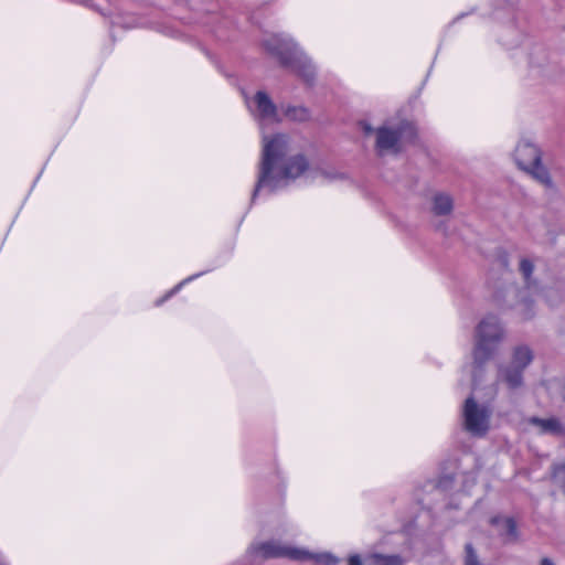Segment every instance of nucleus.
<instances>
[{
    "label": "nucleus",
    "instance_id": "1a4fd4ad",
    "mask_svg": "<svg viewBox=\"0 0 565 565\" xmlns=\"http://www.w3.org/2000/svg\"><path fill=\"white\" fill-rule=\"evenodd\" d=\"M490 524L493 526H499L502 524L503 532H501L500 535H507L509 541L515 542L519 539L518 525L513 518L494 515L490 519Z\"/></svg>",
    "mask_w": 565,
    "mask_h": 565
},
{
    "label": "nucleus",
    "instance_id": "a878e982",
    "mask_svg": "<svg viewBox=\"0 0 565 565\" xmlns=\"http://www.w3.org/2000/svg\"><path fill=\"white\" fill-rule=\"evenodd\" d=\"M540 565H554L553 561L548 557H543Z\"/></svg>",
    "mask_w": 565,
    "mask_h": 565
},
{
    "label": "nucleus",
    "instance_id": "4be33fe9",
    "mask_svg": "<svg viewBox=\"0 0 565 565\" xmlns=\"http://www.w3.org/2000/svg\"><path fill=\"white\" fill-rule=\"evenodd\" d=\"M555 390L559 399L565 403V377L555 380Z\"/></svg>",
    "mask_w": 565,
    "mask_h": 565
},
{
    "label": "nucleus",
    "instance_id": "2eb2a0df",
    "mask_svg": "<svg viewBox=\"0 0 565 565\" xmlns=\"http://www.w3.org/2000/svg\"><path fill=\"white\" fill-rule=\"evenodd\" d=\"M284 116L292 121L303 122L308 121L311 117L309 108L305 106H291L281 107Z\"/></svg>",
    "mask_w": 565,
    "mask_h": 565
},
{
    "label": "nucleus",
    "instance_id": "20e7f679",
    "mask_svg": "<svg viewBox=\"0 0 565 565\" xmlns=\"http://www.w3.org/2000/svg\"><path fill=\"white\" fill-rule=\"evenodd\" d=\"M257 551L260 552L263 557L266 559L288 557L294 561L313 559L317 564L323 565H335L339 563V558L332 555L331 553L312 554L306 550L282 546L274 541L264 542L259 544Z\"/></svg>",
    "mask_w": 565,
    "mask_h": 565
},
{
    "label": "nucleus",
    "instance_id": "5701e85b",
    "mask_svg": "<svg viewBox=\"0 0 565 565\" xmlns=\"http://www.w3.org/2000/svg\"><path fill=\"white\" fill-rule=\"evenodd\" d=\"M201 274H202V273L196 274V275H193V276L189 277L188 279H185L184 281H182L181 284H179L178 286H175V287H174V288H173L169 294H167L163 298L159 299V300L157 301V305L162 303V302H163L166 299H168L172 294H174L177 290H179V289H180V287H181L184 282H186V281H189V280H192V279H193V278H195V277H199Z\"/></svg>",
    "mask_w": 565,
    "mask_h": 565
},
{
    "label": "nucleus",
    "instance_id": "f03ea898",
    "mask_svg": "<svg viewBox=\"0 0 565 565\" xmlns=\"http://www.w3.org/2000/svg\"><path fill=\"white\" fill-rule=\"evenodd\" d=\"M504 339V328L494 315L486 316L476 327L472 349V390L483 381L487 364L498 354L499 345Z\"/></svg>",
    "mask_w": 565,
    "mask_h": 565
},
{
    "label": "nucleus",
    "instance_id": "b1692460",
    "mask_svg": "<svg viewBox=\"0 0 565 565\" xmlns=\"http://www.w3.org/2000/svg\"><path fill=\"white\" fill-rule=\"evenodd\" d=\"M360 127L362 128L363 132L369 136L374 132L373 127L365 120L360 121Z\"/></svg>",
    "mask_w": 565,
    "mask_h": 565
},
{
    "label": "nucleus",
    "instance_id": "f8f14e48",
    "mask_svg": "<svg viewBox=\"0 0 565 565\" xmlns=\"http://www.w3.org/2000/svg\"><path fill=\"white\" fill-rule=\"evenodd\" d=\"M533 352L529 347L520 345L514 349L510 365L525 370L533 361Z\"/></svg>",
    "mask_w": 565,
    "mask_h": 565
},
{
    "label": "nucleus",
    "instance_id": "6e6552de",
    "mask_svg": "<svg viewBox=\"0 0 565 565\" xmlns=\"http://www.w3.org/2000/svg\"><path fill=\"white\" fill-rule=\"evenodd\" d=\"M401 141V136L398 135L396 128L391 129L388 127L382 126L376 129V142L375 147L379 150H391L394 149L398 151L396 148L398 142Z\"/></svg>",
    "mask_w": 565,
    "mask_h": 565
},
{
    "label": "nucleus",
    "instance_id": "412c9836",
    "mask_svg": "<svg viewBox=\"0 0 565 565\" xmlns=\"http://www.w3.org/2000/svg\"><path fill=\"white\" fill-rule=\"evenodd\" d=\"M553 478L565 494V463L555 468Z\"/></svg>",
    "mask_w": 565,
    "mask_h": 565
},
{
    "label": "nucleus",
    "instance_id": "4468645a",
    "mask_svg": "<svg viewBox=\"0 0 565 565\" xmlns=\"http://www.w3.org/2000/svg\"><path fill=\"white\" fill-rule=\"evenodd\" d=\"M401 141L409 145H414L418 138L417 127L413 121L402 120L396 127Z\"/></svg>",
    "mask_w": 565,
    "mask_h": 565
},
{
    "label": "nucleus",
    "instance_id": "a211bd4d",
    "mask_svg": "<svg viewBox=\"0 0 565 565\" xmlns=\"http://www.w3.org/2000/svg\"><path fill=\"white\" fill-rule=\"evenodd\" d=\"M520 306L522 307V318L524 320L532 319L534 317V301L529 297H522L520 300Z\"/></svg>",
    "mask_w": 565,
    "mask_h": 565
},
{
    "label": "nucleus",
    "instance_id": "9d476101",
    "mask_svg": "<svg viewBox=\"0 0 565 565\" xmlns=\"http://www.w3.org/2000/svg\"><path fill=\"white\" fill-rule=\"evenodd\" d=\"M524 370L508 365L500 369V375L510 390H516L523 385Z\"/></svg>",
    "mask_w": 565,
    "mask_h": 565
},
{
    "label": "nucleus",
    "instance_id": "ddd939ff",
    "mask_svg": "<svg viewBox=\"0 0 565 565\" xmlns=\"http://www.w3.org/2000/svg\"><path fill=\"white\" fill-rule=\"evenodd\" d=\"M454 202L447 194H436L433 199V212L437 216L449 215L452 212Z\"/></svg>",
    "mask_w": 565,
    "mask_h": 565
},
{
    "label": "nucleus",
    "instance_id": "0eeeda50",
    "mask_svg": "<svg viewBox=\"0 0 565 565\" xmlns=\"http://www.w3.org/2000/svg\"><path fill=\"white\" fill-rule=\"evenodd\" d=\"M255 103V116L259 120L270 119L276 122H280L281 118L278 115V107L271 100L270 96L264 92L258 90L254 96Z\"/></svg>",
    "mask_w": 565,
    "mask_h": 565
},
{
    "label": "nucleus",
    "instance_id": "393cba45",
    "mask_svg": "<svg viewBox=\"0 0 565 565\" xmlns=\"http://www.w3.org/2000/svg\"><path fill=\"white\" fill-rule=\"evenodd\" d=\"M348 565H363V563L361 557L358 554H354L349 557Z\"/></svg>",
    "mask_w": 565,
    "mask_h": 565
},
{
    "label": "nucleus",
    "instance_id": "7ed1b4c3",
    "mask_svg": "<svg viewBox=\"0 0 565 565\" xmlns=\"http://www.w3.org/2000/svg\"><path fill=\"white\" fill-rule=\"evenodd\" d=\"M263 46L278 60L280 66L297 74L307 85L315 84V66L292 40L274 35L265 40Z\"/></svg>",
    "mask_w": 565,
    "mask_h": 565
},
{
    "label": "nucleus",
    "instance_id": "6ab92c4d",
    "mask_svg": "<svg viewBox=\"0 0 565 565\" xmlns=\"http://www.w3.org/2000/svg\"><path fill=\"white\" fill-rule=\"evenodd\" d=\"M463 564L465 565H481L472 543H466V545H465Z\"/></svg>",
    "mask_w": 565,
    "mask_h": 565
},
{
    "label": "nucleus",
    "instance_id": "423d86ee",
    "mask_svg": "<svg viewBox=\"0 0 565 565\" xmlns=\"http://www.w3.org/2000/svg\"><path fill=\"white\" fill-rule=\"evenodd\" d=\"M541 158L542 152L539 147L527 140L519 142L514 150L515 162L524 172L534 163H540Z\"/></svg>",
    "mask_w": 565,
    "mask_h": 565
},
{
    "label": "nucleus",
    "instance_id": "39448f33",
    "mask_svg": "<svg viewBox=\"0 0 565 565\" xmlns=\"http://www.w3.org/2000/svg\"><path fill=\"white\" fill-rule=\"evenodd\" d=\"M491 409L479 405L475 397L469 396L462 408L465 429L475 437H484L490 429Z\"/></svg>",
    "mask_w": 565,
    "mask_h": 565
},
{
    "label": "nucleus",
    "instance_id": "f3484780",
    "mask_svg": "<svg viewBox=\"0 0 565 565\" xmlns=\"http://www.w3.org/2000/svg\"><path fill=\"white\" fill-rule=\"evenodd\" d=\"M541 424L545 431H550L554 435H562L565 430L563 424L557 418L542 419Z\"/></svg>",
    "mask_w": 565,
    "mask_h": 565
},
{
    "label": "nucleus",
    "instance_id": "f257e3e1",
    "mask_svg": "<svg viewBox=\"0 0 565 565\" xmlns=\"http://www.w3.org/2000/svg\"><path fill=\"white\" fill-rule=\"evenodd\" d=\"M286 152V135L276 134L271 138L267 136L264 137L258 178L250 198L252 203L255 202L263 188H267L270 193H274L279 188L282 180H294L308 170L309 162L307 158L298 153L290 157L286 163L281 166L280 170L274 173L276 166L284 160Z\"/></svg>",
    "mask_w": 565,
    "mask_h": 565
},
{
    "label": "nucleus",
    "instance_id": "9b49d317",
    "mask_svg": "<svg viewBox=\"0 0 565 565\" xmlns=\"http://www.w3.org/2000/svg\"><path fill=\"white\" fill-rule=\"evenodd\" d=\"M525 172L532 175L537 182L542 183L547 189L555 188L548 169L542 163V158L540 159V163H534Z\"/></svg>",
    "mask_w": 565,
    "mask_h": 565
},
{
    "label": "nucleus",
    "instance_id": "aec40b11",
    "mask_svg": "<svg viewBox=\"0 0 565 565\" xmlns=\"http://www.w3.org/2000/svg\"><path fill=\"white\" fill-rule=\"evenodd\" d=\"M519 270L527 281L534 270V265L530 259L523 258L520 262Z\"/></svg>",
    "mask_w": 565,
    "mask_h": 565
},
{
    "label": "nucleus",
    "instance_id": "dca6fc26",
    "mask_svg": "<svg viewBox=\"0 0 565 565\" xmlns=\"http://www.w3.org/2000/svg\"><path fill=\"white\" fill-rule=\"evenodd\" d=\"M370 561L373 565H403V558L397 555H384L381 553H373L370 555Z\"/></svg>",
    "mask_w": 565,
    "mask_h": 565
}]
</instances>
